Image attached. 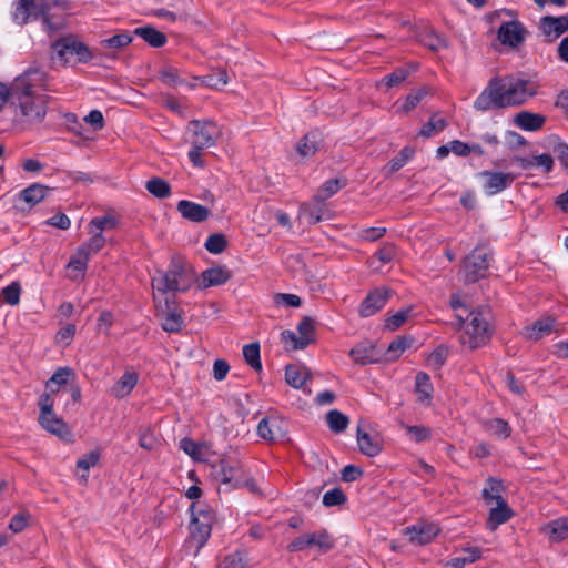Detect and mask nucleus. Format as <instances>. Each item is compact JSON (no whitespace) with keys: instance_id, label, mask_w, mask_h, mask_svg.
I'll list each match as a JSON object with an SVG mask.
<instances>
[{"instance_id":"nucleus-38","label":"nucleus","mask_w":568,"mask_h":568,"mask_svg":"<svg viewBox=\"0 0 568 568\" xmlns=\"http://www.w3.org/2000/svg\"><path fill=\"white\" fill-rule=\"evenodd\" d=\"M415 154V150L410 146H405L400 152L394 156L385 166L387 173L393 174L400 170Z\"/></svg>"},{"instance_id":"nucleus-46","label":"nucleus","mask_w":568,"mask_h":568,"mask_svg":"<svg viewBox=\"0 0 568 568\" xmlns=\"http://www.w3.org/2000/svg\"><path fill=\"white\" fill-rule=\"evenodd\" d=\"M226 246L227 240L225 235L222 233L211 234L204 244V247L212 254L222 253L226 248Z\"/></svg>"},{"instance_id":"nucleus-51","label":"nucleus","mask_w":568,"mask_h":568,"mask_svg":"<svg viewBox=\"0 0 568 568\" xmlns=\"http://www.w3.org/2000/svg\"><path fill=\"white\" fill-rule=\"evenodd\" d=\"M21 286L18 282H12L2 288L0 296L9 305H17L20 302Z\"/></svg>"},{"instance_id":"nucleus-25","label":"nucleus","mask_w":568,"mask_h":568,"mask_svg":"<svg viewBox=\"0 0 568 568\" xmlns=\"http://www.w3.org/2000/svg\"><path fill=\"white\" fill-rule=\"evenodd\" d=\"M41 4L37 3L34 0H17L14 11H13V20L20 24H27L32 14H38L39 7Z\"/></svg>"},{"instance_id":"nucleus-9","label":"nucleus","mask_w":568,"mask_h":568,"mask_svg":"<svg viewBox=\"0 0 568 568\" xmlns=\"http://www.w3.org/2000/svg\"><path fill=\"white\" fill-rule=\"evenodd\" d=\"M190 128L193 131L192 145L197 149H206L215 145L221 135V131L216 123L212 121L193 120L190 122Z\"/></svg>"},{"instance_id":"nucleus-43","label":"nucleus","mask_w":568,"mask_h":568,"mask_svg":"<svg viewBox=\"0 0 568 568\" xmlns=\"http://www.w3.org/2000/svg\"><path fill=\"white\" fill-rule=\"evenodd\" d=\"M486 429L493 433L495 436L506 439L511 434V427L509 424L501 418H493L486 422Z\"/></svg>"},{"instance_id":"nucleus-20","label":"nucleus","mask_w":568,"mask_h":568,"mask_svg":"<svg viewBox=\"0 0 568 568\" xmlns=\"http://www.w3.org/2000/svg\"><path fill=\"white\" fill-rule=\"evenodd\" d=\"M39 423L45 430L60 437L61 439H70L72 437V433L69 426L53 412L45 416V418H43V416H39Z\"/></svg>"},{"instance_id":"nucleus-4","label":"nucleus","mask_w":568,"mask_h":568,"mask_svg":"<svg viewBox=\"0 0 568 568\" xmlns=\"http://www.w3.org/2000/svg\"><path fill=\"white\" fill-rule=\"evenodd\" d=\"M52 59H58L63 65L88 63L92 60V52L89 47L74 36L59 38L51 45Z\"/></svg>"},{"instance_id":"nucleus-61","label":"nucleus","mask_w":568,"mask_h":568,"mask_svg":"<svg viewBox=\"0 0 568 568\" xmlns=\"http://www.w3.org/2000/svg\"><path fill=\"white\" fill-rule=\"evenodd\" d=\"M427 95L426 89H419L415 92L409 93L406 97L405 103L403 104L404 112H409L417 106V104Z\"/></svg>"},{"instance_id":"nucleus-41","label":"nucleus","mask_w":568,"mask_h":568,"mask_svg":"<svg viewBox=\"0 0 568 568\" xmlns=\"http://www.w3.org/2000/svg\"><path fill=\"white\" fill-rule=\"evenodd\" d=\"M39 13L32 14V19L42 18L43 29L49 33L57 32L63 28V23L61 21H54L53 17L49 13V8L47 6L41 4L39 7Z\"/></svg>"},{"instance_id":"nucleus-18","label":"nucleus","mask_w":568,"mask_h":568,"mask_svg":"<svg viewBox=\"0 0 568 568\" xmlns=\"http://www.w3.org/2000/svg\"><path fill=\"white\" fill-rule=\"evenodd\" d=\"M176 210L185 220L195 223L204 222L210 215L207 207L187 200H181Z\"/></svg>"},{"instance_id":"nucleus-55","label":"nucleus","mask_w":568,"mask_h":568,"mask_svg":"<svg viewBox=\"0 0 568 568\" xmlns=\"http://www.w3.org/2000/svg\"><path fill=\"white\" fill-rule=\"evenodd\" d=\"M408 73L409 72L407 70H405L403 68H398V69L394 70L392 73L385 75L382 79V83L387 89H390L393 87L400 84L407 78Z\"/></svg>"},{"instance_id":"nucleus-59","label":"nucleus","mask_w":568,"mask_h":568,"mask_svg":"<svg viewBox=\"0 0 568 568\" xmlns=\"http://www.w3.org/2000/svg\"><path fill=\"white\" fill-rule=\"evenodd\" d=\"M448 356V348L444 345L437 346L428 356V363L435 368H440Z\"/></svg>"},{"instance_id":"nucleus-47","label":"nucleus","mask_w":568,"mask_h":568,"mask_svg":"<svg viewBox=\"0 0 568 568\" xmlns=\"http://www.w3.org/2000/svg\"><path fill=\"white\" fill-rule=\"evenodd\" d=\"M446 125V120L435 114L423 125L419 134L424 138H430L434 133L443 131Z\"/></svg>"},{"instance_id":"nucleus-42","label":"nucleus","mask_w":568,"mask_h":568,"mask_svg":"<svg viewBox=\"0 0 568 568\" xmlns=\"http://www.w3.org/2000/svg\"><path fill=\"white\" fill-rule=\"evenodd\" d=\"M346 185L345 182H342L339 179H331L326 181L316 192L314 196L318 201H326L334 194H336L342 187Z\"/></svg>"},{"instance_id":"nucleus-40","label":"nucleus","mask_w":568,"mask_h":568,"mask_svg":"<svg viewBox=\"0 0 568 568\" xmlns=\"http://www.w3.org/2000/svg\"><path fill=\"white\" fill-rule=\"evenodd\" d=\"M307 535L310 538V547H317L323 552H326L334 547V539L326 530H320Z\"/></svg>"},{"instance_id":"nucleus-22","label":"nucleus","mask_w":568,"mask_h":568,"mask_svg":"<svg viewBox=\"0 0 568 568\" xmlns=\"http://www.w3.org/2000/svg\"><path fill=\"white\" fill-rule=\"evenodd\" d=\"M555 325V318L544 317L535 321L531 325L526 326L524 335L529 341H538L546 335H549Z\"/></svg>"},{"instance_id":"nucleus-32","label":"nucleus","mask_w":568,"mask_h":568,"mask_svg":"<svg viewBox=\"0 0 568 568\" xmlns=\"http://www.w3.org/2000/svg\"><path fill=\"white\" fill-rule=\"evenodd\" d=\"M257 434L261 438L266 440H276L283 437V432L278 423L274 418H263L257 425Z\"/></svg>"},{"instance_id":"nucleus-60","label":"nucleus","mask_w":568,"mask_h":568,"mask_svg":"<svg viewBox=\"0 0 568 568\" xmlns=\"http://www.w3.org/2000/svg\"><path fill=\"white\" fill-rule=\"evenodd\" d=\"M100 459V453L97 450H92L88 454H84L77 462L78 469L83 471H88L91 467L95 466Z\"/></svg>"},{"instance_id":"nucleus-50","label":"nucleus","mask_w":568,"mask_h":568,"mask_svg":"<svg viewBox=\"0 0 568 568\" xmlns=\"http://www.w3.org/2000/svg\"><path fill=\"white\" fill-rule=\"evenodd\" d=\"M221 568H248L246 554L243 551H235L234 554L226 556Z\"/></svg>"},{"instance_id":"nucleus-33","label":"nucleus","mask_w":568,"mask_h":568,"mask_svg":"<svg viewBox=\"0 0 568 568\" xmlns=\"http://www.w3.org/2000/svg\"><path fill=\"white\" fill-rule=\"evenodd\" d=\"M503 489V483L499 479L489 477L481 493L483 498L486 503L496 501L498 504L500 500H505L501 496Z\"/></svg>"},{"instance_id":"nucleus-36","label":"nucleus","mask_w":568,"mask_h":568,"mask_svg":"<svg viewBox=\"0 0 568 568\" xmlns=\"http://www.w3.org/2000/svg\"><path fill=\"white\" fill-rule=\"evenodd\" d=\"M145 189L158 199H165L171 194L170 184L164 179L158 176L150 179L145 184Z\"/></svg>"},{"instance_id":"nucleus-11","label":"nucleus","mask_w":568,"mask_h":568,"mask_svg":"<svg viewBox=\"0 0 568 568\" xmlns=\"http://www.w3.org/2000/svg\"><path fill=\"white\" fill-rule=\"evenodd\" d=\"M390 297V291L386 287H377L371 291L361 303L358 314L361 317H369L381 311Z\"/></svg>"},{"instance_id":"nucleus-12","label":"nucleus","mask_w":568,"mask_h":568,"mask_svg":"<svg viewBox=\"0 0 568 568\" xmlns=\"http://www.w3.org/2000/svg\"><path fill=\"white\" fill-rule=\"evenodd\" d=\"M539 30L545 41L551 43L568 31V16H545L539 21Z\"/></svg>"},{"instance_id":"nucleus-29","label":"nucleus","mask_w":568,"mask_h":568,"mask_svg":"<svg viewBox=\"0 0 568 568\" xmlns=\"http://www.w3.org/2000/svg\"><path fill=\"white\" fill-rule=\"evenodd\" d=\"M133 33L141 37L149 45L153 48H161L168 41L166 36L152 26L135 28Z\"/></svg>"},{"instance_id":"nucleus-39","label":"nucleus","mask_w":568,"mask_h":568,"mask_svg":"<svg viewBox=\"0 0 568 568\" xmlns=\"http://www.w3.org/2000/svg\"><path fill=\"white\" fill-rule=\"evenodd\" d=\"M243 356L246 364L256 372L262 371V363L260 357V344L253 342L243 346Z\"/></svg>"},{"instance_id":"nucleus-49","label":"nucleus","mask_w":568,"mask_h":568,"mask_svg":"<svg viewBox=\"0 0 568 568\" xmlns=\"http://www.w3.org/2000/svg\"><path fill=\"white\" fill-rule=\"evenodd\" d=\"M420 41L432 51H439L440 49L447 47L446 39L434 31L425 33Z\"/></svg>"},{"instance_id":"nucleus-14","label":"nucleus","mask_w":568,"mask_h":568,"mask_svg":"<svg viewBox=\"0 0 568 568\" xmlns=\"http://www.w3.org/2000/svg\"><path fill=\"white\" fill-rule=\"evenodd\" d=\"M526 29L519 21L504 22L498 29L499 41L511 48H517L525 40Z\"/></svg>"},{"instance_id":"nucleus-3","label":"nucleus","mask_w":568,"mask_h":568,"mask_svg":"<svg viewBox=\"0 0 568 568\" xmlns=\"http://www.w3.org/2000/svg\"><path fill=\"white\" fill-rule=\"evenodd\" d=\"M196 280L191 264L184 258L172 257L166 271H158L152 277V287L162 294L186 292Z\"/></svg>"},{"instance_id":"nucleus-53","label":"nucleus","mask_w":568,"mask_h":568,"mask_svg":"<svg viewBox=\"0 0 568 568\" xmlns=\"http://www.w3.org/2000/svg\"><path fill=\"white\" fill-rule=\"evenodd\" d=\"M410 312H412L410 308L400 310L397 313H395L394 315L389 316L385 321V328H387L389 331H396L408 320Z\"/></svg>"},{"instance_id":"nucleus-6","label":"nucleus","mask_w":568,"mask_h":568,"mask_svg":"<svg viewBox=\"0 0 568 568\" xmlns=\"http://www.w3.org/2000/svg\"><path fill=\"white\" fill-rule=\"evenodd\" d=\"M244 468L239 460L222 458L212 465L211 476L219 483V493L240 489Z\"/></svg>"},{"instance_id":"nucleus-64","label":"nucleus","mask_w":568,"mask_h":568,"mask_svg":"<svg viewBox=\"0 0 568 568\" xmlns=\"http://www.w3.org/2000/svg\"><path fill=\"white\" fill-rule=\"evenodd\" d=\"M396 246L393 243H385L383 246L375 253L377 258L384 263L387 264L392 262L396 255Z\"/></svg>"},{"instance_id":"nucleus-54","label":"nucleus","mask_w":568,"mask_h":568,"mask_svg":"<svg viewBox=\"0 0 568 568\" xmlns=\"http://www.w3.org/2000/svg\"><path fill=\"white\" fill-rule=\"evenodd\" d=\"M71 376H74V373L69 367H60L58 368L50 379L47 382V387H51L53 384L61 386L69 383Z\"/></svg>"},{"instance_id":"nucleus-37","label":"nucleus","mask_w":568,"mask_h":568,"mask_svg":"<svg viewBox=\"0 0 568 568\" xmlns=\"http://www.w3.org/2000/svg\"><path fill=\"white\" fill-rule=\"evenodd\" d=\"M302 211L308 217L311 224L318 223L325 212V201H318L316 196H313V201L302 206Z\"/></svg>"},{"instance_id":"nucleus-17","label":"nucleus","mask_w":568,"mask_h":568,"mask_svg":"<svg viewBox=\"0 0 568 568\" xmlns=\"http://www.w3.org/2000/svg\"><path fill=\"white\" fill-rule=\"evenodd\" d=\"M439 531L440 529L435 524L414 525L406 528V535L416 545L429 544Z\"/></svg>"},{"instance_id":"nucleus-63","label":"nucleus","mask_w":568,"mask_h":568,"mask_svg":"<svg viewBox=\"0 0 568 568\" xmlns=\"http://www.w3.org/2000/svg\"><path fill=\"white\" fill-rule=\"evenodd\" d=\"M274 303L276 305H285L290 307H298L302 304L300 296L288 293H277L274 295Z\"/></svg>"},{"instance_id":"nucleus-24","label":"nucleus","mask_w":568,"mask_h":568,"mask_svg":"<svg viewBox=\"0 0 568 568\" xmlns=\"http://www.w3.org/2000/svg\"><path fill=\"white\" fill-rule=\"evenodd\" d=\"M308 378H311V373L305 366L301 364L285 366V381L293 388H302Z\"/></svg>"},{"instance_id":"nucleus-2","label":"nucleus","mask_w":568,"mask_h":568,"mask_svg":"<svg viewBox=\"0 0 568 568\" xmlns=\"http://www.w3.org/2000/svg\"><path fill=\"white\" fill-rule=\"evenodd\" d=\"M39 89L49 90V78L38 68L28 69L12 83L11 97L18 101L27 121L41 122L47 114L48 97L37 94Z\"/></svg>"},{"instance_id":"nucleus-15","label":"nucleus","mask_w":568,"mask_h":568,"mask_svg":"<svg viewBox=\"0 0 568 568\" xmlns=\"http://www.w3.org/2000/svg\"><path fill=\"white\" fill-rule=\"evenodd\" d=\"M52 187H49L41 183H33L26 189L21 190L17 194V203L21 202L23 203L27 209H32L39 203H41L43 200L47 199L49 193L52 191Z\"/></svg>"},{"instance_id":"nucleus-52","label":"nucleus","mask_w":568,"mask_h":568,"mask_svg":"<svg viewBox=\"0 0 568 568\" xmlns=\"http://www.w3.org/2000/svg\"><path fill=\"white\" fill-rule=\"evenodd\" d=\"M115 226H116V220L110 215L94 217L89 223L91 233H93L94 231H99L102 233L104 230L114 229Z\"/></svg>"},{"instance_id":"nucleus-26","label":"nucleus","mask_w":568,"mask_h":568,"mask_svg":"<svg viewBox=\"0 0 568 568\" xmlns=\"http://www.w3.org/2000/svg\"><path fill=\"white\" fill-rule=\"evenodd\" d=\"M322 142V133L317 130H313L306 133L296 144V151L302 156L314 155Z\"/></svg>"},{"instance_id":"nucleus-7","label":"nucleus","mask_w":568,"mask_h":568,"mask_svg":"<svg viewBox=\"0 0 568 568\" xmlns=\"http://www.w3.org/2000/svg\"><path fill=\"white\" fill-rule=\"evenodd\" d=\"M491 337V329L484 311L477 310L469 314V322L466 324L463 344L474 351L486 345Z\"/></svg>"},{"instance_id":"nucleus-30","label":"nucleus","mask_w":568,"mask_h":568,"mask_svg":"<svg viewBox=\"0 0 568 568\" xmlns=\"http://www.w3.org/2000/svg\"><path fill=\"white\" fill-rule=\"evenodd\" d=\"M139 375L135 372H125L114 384L111 394L116 398L128 396L138 383Z\"/></svg>"},{"instance_id":"nucleus-62","label":"nucleus","mask_w":568,"mask_h":568,"mask_svg":"<svg viewBox=\"0 0 568 568\" xmlns=\"http://www.w3.org/2000/svg\"><path fill=\"white\" fill-rule=\"evenodd\" d=\"M30 515L28 513L16 514L9 524V529L14 534L21 532L29 525Z\"/></svg>"},{"instance_id":"nucleus-35","label":"nucleus","mask_w":568,"mask_h":568,"mask_svg":"<svg viewBox=\"0 0 568 568\" xmlns=\"http://www.w3.org/2000/svg\"><path fill=\"white\" fill-rule=\"evenodd\" d=\"M326 423L333 433L339 434L347 428L349 418L342 412L333 409L326 414Z\"/></svg>"},{"instance_id":"nucleus-1","label":"nucleus","mask_w":568,"mask_h":568,"mask_svg":"<svg viewBox=\"0 0 568 568\" xmlns=\"http://www.w3.org/2000/svg\"><path fill=\"white\" fill-rule=\"evenodd\" d=\"M538 85L526 79L506 77L491 78L474 102V109L486 112L525 103L537 94Z\"/></svg>"},{"instance_id":"nucleus-48","label":"nucleus","mask_w":568,"mask_h":568,"mask_svg":"<svg viewBox=\"0 0 568 568\" xmlns=\"http://www.w3.org/2000/svg\"><path fill=\"white\" fill-rule=\"evenodd\" d=\"M347 501V496L339 487H335L326 491L323 496V505L325 507H334L344 505Z\"/></svg>"},{"instance_id":"nucleus-16","label":"nucleus","mask_w":568,"mask_h":568,"mask_svg":"<svg viewBox=\"0 0 568 568\" xmlns=\"http://www.w3.org/2000/svg\"><path fill=\"white\" fill-rule=\"evenodd\" d=\"M232 277V272L222 265L210 267L202 272L199 288H207L225 284Z\"/></svg>"},{"instance_id":"nucleus-31","label":"nucleus","mask_w":568,"mask_h":568,"mask_svg":"<svg viewBox=\"0 0 568 568\" xmlns=\"http://www.w3.org/2000/svg\"><path fill=\"white\" fill-rule=\"evenodd\" d=\"M545 121L546 119L544 115L528 111L519 112L514 120L517 126L526 131L539 130L544 125Z\"/></svg>"},{"instance_id":"nucleus-45","label":"nucleus","mask_w":568,"mask_h":568,"mask_svg":"<svg viewBox=\"0 0 568 568\" xmlns=\"http://www.w3.org/2000/svg\"><path fill=\"white\" fill-rule=\"evenodd\" d=\"M183 324H184L183 318L179 313L168 312L163 316V322H162L161 326H162L163 331H165L168 333H178L182 329Z\"/></svg>"},{"instance_id":"nucleus-58","label":"nucleus","mask_w":568,"mask_h":568,"mask_svg":"<svg viewBox=\"0 0 568 568\" xmlns=\"http://www.w3.org/2000/svg\"><path fill=\"white\" fill-rule=\"evenodd\" d=\"M405 429L409 437L416 442L422 443L427 440L430 437V429L426 426L414 425V426H405Z\"/></svg>"},{"instance_id":"nucleus-10","label":"nucleus","mask_w":568,"mask_h":568,"mask_svg":"<svg viewBox=\"0 0 568 568\" xmlns=\"http://www.w3.org/2000/svg\"><path fill=\"white\" fill-rule=\"evenodd\" d=\"M479 176L484 178L483 189L489 196L503 192L511 185L517 178L513 173L495 172V171H483Z\"/></svg>"},{"instance_id":"nucleus-23","label":"nucleus","mask_w":568,"mask_h":568,"mask_svg":"<svg viewBox=\"0 0 568 568\" xmlns=\"http://www.w3.org/2000/svg\"><path fill=\"white\" fill-rule=\"evenodd\" d=\"M133 41V37L129 31L114 34L108 39H102L99 44L102 49L108 50L103 54L114 57L115 52L128 47Z\"/></svg>"},{"instance_id":"nucleus-13","label":"nucleus","mask_w":568,"mask_h":568,"mask_svg":"<svg viewBox=\"0 0 568 568\" xmlns=\"http://www.w3.org/2000/svg\"><path fill=\"white\" fill-rule=\"evenodd\" d=\"M359 450L367 457H375L382 452V442L377 435H371L366 430V423L359 420L356 430Z\"/></svg>"},{"instance_id":"nucleus-57","label":"nucleus","mask_w":568,"mask_h":568,"mask_svg":"<svg viewBox=\"0 0 568 568\" xmlns=\"http://www.w3.org/2000/svg\"><path fill=\"white\" fill-rule=\"evenodd\" d=\"M159 77L160 80L169 87L175 88L183 83L179 77L178 70L172 67L162 69L159 73Z\"/></svg>"},{"instance_id":"nucleus-5","label":"nucleus","mask_w":568,"mask_h":568,"mask_svg":"<svg viewBox=\"0 0 568 568\" xmlns=\"http://www.w3.org/2000/svg\"><path fill=\"white\" fill-rule=\"evenodd\" d=\"M191 510V542L195 544L196 552L206 544L211 536L212 526L215 523V513L206 504H192Z\"/></svg>"},{"instance_id":"nucleus-34","label":"nucleus","mask_w":568,"mask_h":568,"mask_svg":"<svg viewBox=\"0 0 568 568\" xmlns=\"http://www.w3.org/2000/svg\"><path fill=\"white\" fill-rule=\"evenodd\" d=\"M413 338L407 336H398L387 347L385 357L387 361L397 359L402 353L412 346Z\"/></svg>"},{"instance_id":"nucleus-44","label":"nucleus","mask_w":568,"mask_h":568,"mask_svg":"<svg viewBox=\"0 0 568 568\" xmlns=\"http://www.w3.org/2000/svg\"><path fill=\"white\" fill-rule=\"evenodd\" d=\"M203 84L212 89H222L229 82L227 72L224 69H217L203 77Z\"/></svg>"},{"instance_id":"nucleus-28","label":"nucleus","mask_w":568,"mask_h":568,"mask_svg":"<svg viewBox=\"0 0 568 568\" xmlns=\"http://www.w3.org/2000/svg\"><path fill=\"white\" fill-rule=\"evenodd\" d=\"M433 384L430 377L425 372L417 373L415 377V392L417 400L424 405H429L433 397Z\"/></svg>"},{"instance_id":"nucleus-56","label":"nucleus","mask_w":568,"mask_h":568,"mask_svg":"<svg viewBox=\"0 0 568 568\" xmlns=\"http://www.w3.org/2000/svg\"><path fill=\"white\" fill-rule=\"evenodd\" d=\"M297 331L300 337L306 338L310 345L313 342L315 334L314 320L312 317L305 316L297 325Z\"/></svg>"},{"instance_id":"nucleus-27","label":"nucleus","mask_w":568,"mask_h":568,"mask_svg":"<svg viewBox=\"0 0 568 568\" xmlns=\"http://www.w3.org/2000/svg\"><path fill=\"white\" fill-rule=\"evenodd\" d=\"M513 516V510L505 500H500L496 507L491 508L487 518V528L496 530L498 526L508 521Z\"/></svg>"},{"instance_id":"nucleus-21","label":"nucleus","mask_w":568,"mask_h":568,"mask_svg":"<svg viewBox=\"0 0 568 568\" xmlns=\"http://www.w3.org/2000/svg\"><path fill=\"white\" fill-rule=\"evenodd\" d=\"M541 532L551 542H559L568 539V518H558L541 527Z\"/></svg>"},{"instance_id":"nucleus-8","label":"nucleus","mask_w":568,"mask_h":568,"mask_svg":"<svg viewBox=\"0 0 568 568\" xmlns=\"http://www.w3.org/2000/svg\"><path fill=\"white\" fill-rule=\"evenodd\" d=\"M489 254L485 248L476 246L462 263L460 275L465 284L476 283L484 278L489 268Z\"/></svg>"},{"instance_id":"nucleus-19","label":"nucleus","mask_w":568,"mask_h":568,"mask_svg":"<svg viewBox=\"0 0 568 568\" xmlns=\"http://www.w3.org/2000/svg\"><path fill=\"white\" fill-rule=\"evenodd\" d=\"M349 356L358 365H367L379 361V352L371 343H361L349 351Z\"/></svg>"}]
</instances>
